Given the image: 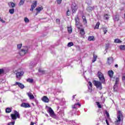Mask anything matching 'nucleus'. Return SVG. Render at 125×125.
Returning a JSON list of instances; mask_svg holds the SVG:
<instances>
[{"instance_id":"53","label":"nucleus","mask_w":125,"mask_h":125,"mask_svg":"<svg viewBox=\"0 0 125 125\" xmlns=\"http://www.w3.org/2000/svg\"><path fill=\"white\" fill-rule=\"evenodd\" d=\"M77 104V105H78V106H79L80 107H81V104H79V103H77V104Z\"/></svg>"},{"instance_id":"29","label":"nucleus","mask_w":125,"mask_h":125,"mask_svg":"<svg viewBox=\"0 0 125 125\" xmlns=\"http://www.w3.org/2000/svg\"><path fill=\"white\" fill-rule=\"evenodd\" d=\"M100 25V22H97L96 26L95 27V29H99Z\"/></svg>"},{"instance_id":"54","label":"nucleus","mask_w":125,"mask_h":125,"mask_svg":"<svg viewBox=\"0 0 125 125\" xmlns=\"http://www.w3.org/2000/svg\"><path fill=\"white\" fill-rule=\"evenodd\" d=\"M115 68H118V64H115Z\"/></svg>"},{"instance_id":"19","label":"nucleus","mask_w":125,"mask_h":125,"mask_svg":"<svg viewBox=\"0 0 125 125\" xmlns=\"http://www.w3.org/2000/svg\"><path fill=\"white\" fill-rule=\"evenodd\" d=\"M8 5L11 8H13V7L15 6V4H14V3L13 2H11L8 3Z\"/></svg>"},{"instance_id":"2","label":"nucleus","mask_w":125,"mask_h":125,"mask_svg":"<svg viewBox=\"0 0 125 125\" xmlns=\"http://www.w3.org/2000/svg\"><path fill=\"white\" fill-rule=\"evenodd\" d=\"M98 76L100 82H101L102 83H105V78H104L103 74L99 71L98 73Z\"/></svg>"},{"instance_id":"30","label":"nucleus","mask_w":125,"mask_h":125,"mask_svg":"<svg viewBox=\"0 0 125 125\" xmlns=\"http://www.w3.org/2000/svg\"><path fill=\"white\" fill-rule=\"evenodd\" d=\"M9 12L10 13V14H13V13H14V9L13 8L9 9Z\"/></svg>"},{"instance_id":"8","label":"nucleus","mask_w":125,"mask_h":125,"mask_svg":"<svg viewBox=\"0 0 125 125\" xmlns=\"http://www.w3.org/2000/svg\"><path fill=\"white\" fill-rule=\"evenodd\" d=\"M48 113L50 114V116L52 117V118H55V117H56L55 113H54V111L52 110L51 107L49 108Z\"/></svg>"},{"instance_id":"33","label":"nucleus","mask_w":125,"mask_h":125,"mask_svg":"<svg viewBox=\"0 0 125 125\" xmlns=\"http://www.w3.org/2000/svg\"><path fill=\"white\" fill-rule=\"evenodd\" d=\"M10 112H11V108L7 107L6 109V113H10Z\"/></svg>"},{"instance_id":"37","label":"nucleus","mask_w":125,"mask_h":125,"mask_svg":"<svg viewBox=\"0 0 125 125\" xmlns=\"http://www.w3.org/2000/svg\"><path fill=\"white\" fill-rule=\"evenodd\" d=\"M37 65V63H34V62H31L30 63V65H31L32 67H35Z\"/></svg>"},{"instance_id":"62","label":"nucleus","mask_w":125,"mask_h":125,"mask_svg":"<svg viewBox=\"0 0 125 125\" xmlns=\"http://www.w3.org/2000/svg\"><path fill=\"white\" fill-rule=\"evenodd\" d=\"M106 52H107V51H106Z\"/></svg>"},{"instance_id":"14","label":"nucleus","mask_w":125,"mask_h":125,"mask_svg":"<svg viewBox=\"0 0 125 125\" xmlns=\"http://www.w3.org/2000/svg\"><path fill=\"white\" fill-rule=\"evenodd\" d=\"M42 101L43 102H45V103H48L49 102V99L47 97L44 96L42 98Z\"/></svg>"},{"instance_id":"57","label":"nucleus","mask_w":125,"mask_h":125,"mask_svg":"<svg viewBox=\"0 0 125 125\" xmlns=\"http://www.w3.org/2000/svg\"><path fill=\"white\" fill-rule=\"evenodd\" d=\"M87 9H90V7H89L87 8Z\"/></svg>"},{"instance_id":"21","label":"nucleus","mask_w":125,"mask_h":125,"mask_svg":"<svg viewBox=\"0 0 125 125\" xmlns=\"http://www.w3.org/2000/svg\"><path fill=\"white\" fill-rule=\"evenodd\" d=\"M120 50H125V45H121L119 46Z\"/></svg>"},{"instance_id":"56","label":"nucleus","mask_w":125,"mask_h":125,"mask_svg":"<svg viewBox=\"0 0 125 125\" xmlns=\"http://www.w3.org/2000/svg\"><path fill=\"white\" fill-rule=\"evenodd\" d=\"M75 95H74L73 96V99H75Z\"/></svg>"},{"instance_id":"5","label":"nucleus","mask_w":125,"mask_h":125,"mask_svg":"<svg viewBox=\"0 0 125 125\" xmlns=\"http://www.w3.org/2000/svg\"><path fill=\"white\" fill-rule=\"evenodd\" d=\"M27 52H28V48L27 47H25L20 51V55L21 56H23V55H25Z\"/></svg>"},{"instance_id":"4","label":"nucleus","mask_w":125,"mask_h":125,"mask_svg":"<svg viewBox=\"0 0 125 125\" xmlns=\"http://www.w3.org/2000/svg\"><path fill=\"white\" fill-rule=\"evenodd\" d=\"M93 83L97 88H100V89L102 88V84L100 82L95 80Z\"/></svg>"},{"instance_id":"51","label":"nucleus","mask_w":125,"mask_h":125,"mask_svg":"<svg viewBox=\"0 0 125 125\" xmlns=\"http://www.w3.org/2000/svg\"><path fill=\"white\" fill-rule=\"evenodd\" d=\"M2 73H3V69H0V75L2 74Z\"/></svg>"},{"instance_id":"34","label":"nucleus","mask_w":125,"mask_h":125,"mask_svg":"<svg viewBox=\"0 0 125 125\" xmlns=\"http://www.w3.org/2000/svg\"><path fill=\"white\" fill-rule=\"evenodd\" d=\"M94 37L89 36L88 37V41H94Z\"/></svg>"},{"instance_id":"26","label":"nucleus","mask_w":125,"mask_h":125,"mask_svg":"<svg viewBox=\"0 0 125 125\" xmlns=\"http://www.w3.org/2000/svg\"><path fill=\"white\" fill-rule=\"evenodd\" d=\"M80 34L82 36H84V35L85 32H84V29H81L80 30Z\"/></svg>"},{"instance_id":"15","label":"nucleus","mask_w":125,"mask_h":125,"mask_svg":"<svg viewBox=\"0 0 125 125\" xmlns=\"http://www.w3.org/2000/svg\"><path fill=\"white\" fill-rule=\"evenodd\" d=\"M120 81V79L119 78H116V80H115V85H114V89H115V88H117V87H118V83H119V82Z\"/></svg>"},{"instance_id":"28","label":"nucleus","mask_w":125,"mask_h":125,"mask_svg":"<svg viewBox=\"0 0 125 125\" xmlns=\"http://www.w3.org/2000/svg\"><path fill=\"white\" fill-rule=\"evenodd\" d=\"M96 59H97V56L93 55V63H94V62L96 61Z\"/></svg>"},{"instance_id":"58","label":"nucleus","mask_w":125,"mask_h":125,"mask_svg":"<svg viewBox=\"0 0 125 125\" xmlns=\"http://www.w3.org/2000/svg\"><path fill=\"white\" fill-rule=\"evenodd\" d=\"M122 100H125V99L124 100V99H122Z\"/></svg>"},{"instance_id":"22","label":"nucleus","mask_w":125,"mask_h":125,"mask_svg":"<svg viewBox=\"0 0 125 125\" xmlns=\"http://www.w3.org/2000/svg\"><path fill=\"white\" fill-rule=\"evenodd\" d=\"M39 72L41 74V75H43L45 73V71H44V70H43L41 68L39 69Z\"/></svg>"},{"instance_id":"48","label":"nucleus","mask_w":125,"mask_h":125,"mask_svg":"<svg viewBox=\"0 0 125 125\" xmlns=\"http://www.w3.org/2000/svg\"><path fill=\"white\" fill-rule=\"evenodd\" d=\"M0 21L1 23H5V21H3V20L1 19V18L0 19Z\"/></svg>"},{"instance_id":"45","label":"nucleus","mask_w":125,"mask_h":125,"mask_svg":"<svg viewBox=\"0 0 125 125\" xmlns=\"http://www.w3.org/2000/svg\"><path fill=\"white\" fill-rule=\"evenodd\" d=\"M14 124H15V121L9 123L8 125H14Z\"/></svg>"},{"instance_id":"60","label":"nucleus","mask_w":125,"mask_h":125,"mask_svg":"<svg viewBox=\"0 0 125 125\" xmlns=\"http://www.w3.org/2000/svg\"><path fill=\"white\" fill-rule=\"evenodd\" d=\"M36 15H38V13L36 14Z\"/></svg>"},{"instance_id":"23","label":"nucleus","mask_w":125,"mask_h":125,"mask_svg":"<svg viewBox=\"0 0 125 125\" xmlns=\"http://www.w3.org/2000/svg\"><path fill=\"white\" fill-rule=\"evenodd\" d=\"M102 30H103V32H104V35L107 33V32H108V30H107V28L103 27Z\"/></svg>"},{"instance_id":"18","label":"nucleus","mask_w":125,"mask_h":125,"mask_svg":"<svg viewBox=\"0 0 125 125\" xmlns=\"http://www.w3.org/2000/svg\"><path fill=\"white\" fill-rule=\"evenodd\" d=\"M113 19L114 21H119V20H120L119 16L118 15L114 16Z\"/></svg>"},{"instance_id":"43","label":"nucleus","mask_w":125,"mask_h":125,"mask_svg":"<svg viewBox=\"0 0 125 125\" xmlns=\"http://www.w3.org/2000/svg\"><path fill=\"white\" fill-rule=\"evenodd\" d=\"M58 4H61V2H62V0H56Z\"/></svg>"},{"instance_id":"52","label":"nucleus","mask_w":125,"mask_h":125,"mask_svg":"<svg viewBox=\"0 0 125 125\" xmlns=\"http://www.w3.org/2000/svg\"><path fill=\"white\" fill-rule=\"evenodd\" d=\"M105 122L107 124V125H109V122H108V120L107 119H106Z\"/></svg>"},{"instance_id":"12","label":"nucleus","mask_w":125,"mask_h":125,"mask_svg":"<svg viewBox=\"0 0 125 125\" xmlns=\"http://www.w3.org/2000/svg\"><path fill=\"white\" fill-rule=\"evenodd\" d=\"M107 62L108 65H111L114 63V59L111 57L108 58Z\"/></svg>"},{"instance_id":"35","label":"nucleus","mask_w":125,"mask_h":125,"mask_svg":"<svg viewBox=\"0 0 125 125\" xmlns=\"http://www.w3.org/2000/svg\"><path fill=\"white\" fill-rule=\"evenodd\" d=\"M24 21L25 23H29V22H30L29 19H27V18H24Z\"/></svg>"},{"instance_id":"59","label":"nucleus","mask_w":125,"mask_h":125,"mask_svg":"<svg viewBox=\"0 0 125 125\" xmlns=\"http://www.w3.org/2000/svg\"><path fill=\"white\" fill-rule=\"evenodd\" d=\"M97 125H99V124H98Z\"/></svg>"},{"instance_id":"20","label":"nucleus","mask_w":125,"mask_h":125,"mask_svg":"<svg viewBox=\"0 0 125 125\" xmlns=\"http://www.w3.org/2000/svg\"><path fill=\"white\" fill-rule=\"evenodd\" d=\"M42 9H43V8H42V7H38L36 8V10H37L38 12H41V11L42 10Z\"/></svg>"},{"instance_id":"36","label":"nucleus","mask_w":125,"mask_h":125,"mask_svg":"<svg viewBox=\"0 0 125 125\" xmlns=\"http://www.w3.org/2000/svg\"><path fill=\"white\" fill-rule=\"evenodd\" d=\"M67 31L68 32V33H69V34H71L72 33V28L68 27Z\"/></svg>"},{"instance_id":"9","label":"nucleus","mask_w":125,"mask_h":125,"mask_svg":"<svg viewBox=\"0 0 125 125\" xmlns=\"http://www.w3.org/2000/svg\"><path fill=\"white\" fill-rule=\"evenodd\" d=\"M16 75V78L17 79H20V78H21V77H22V75H24V72L23 71L18 72H17Z\"/></svg>"},{"instance_id":"61","label":"nucleus","mask_w":125,"mask_h":125,"mask_svg":"<svg viewBox=\"0 0 125 125\" xmlns=\"http://www.w3.org/2000/svg\"><path fill=\"white\" fill-rule=\"evenodd\" d=\"M46 116H48V115H46Z\"/></svg>"},{"instance_id":"7","label":"nucleus","mask_w":125,"mask_h":125,"mask_svg":"<svg viewBox=\"0 0 125 125\" xmlns=\"http://www.w3.org/2000/svg\"><path fill=\"white\" fill-rule=\"evenodd\" d=\"M71 9L73 13H76V11L78 10V6H77V5H76V4H75V3H73L71 5Z\"/></svg>"},{"instance_id":"44","label":"nucleus","mask_w":125,"mask_h":125,"mask_svg":"<svg viewBox=\"0 0 125 125\" xmlns=\"http://www.w3.org/2000/svg\"><path fill=\"white\" fill-rule=\"evenodd\" d=\"M77 106H78L77 104H75L74 105L72 106L73 109H77Z\"/></svg>"},{"instance_id":"25","label":"nucleus","mask_w":125,"mask_h":125,"mask_svg":"<svg viewBox=\"0 0 125 125\" xmlns=\"http://www.w3.org/2000/svg\"><path fill=\"white\" fill-rule=\"evenodd\" d=\"M82 19L83 20V21L85 24H86L87 23V21H86V19L85 18V16H82Z\"/></svg>"},{"instance_id":"27","label":"nucleus","mask_w":125,"mask_h":125,"mask_svg":"<svg viewBox=\"0 0 125 125\" xmlns=\"http://www.w3.org/2000/svg\"><path fill=\"white\" fill-rule=\"evenodd\" d=\"M114 42H115V43H121L122 42L120 40V39H117L115 40Z\"/></svg>"},{"instance_id":"31","label":"nucleus","mask_w":125,"mask_h":125,"mask_svg":"<svg viewBox=\"0 0 125 125\" xmlns=\"http://www.w3.org/2000/svg\"><path fill=\"white\" fill-rule=\"evenodd\" d=\"M104 20H108V19H109V15L107 14L104 15Z\"/></svg>"},{"instance_id":"10","label":"nucleus","mask_w":125,"mask_h":125,"mask_svg":"<svg viewBox=\"0 0 125 125\" xmlns=\"http://www.w3.org/2000/svg\"><path fill=\"white\" fill-rule=\"evenodd\" d=\"M21 106L23 107V108H30L31 105L29 103H22Z\"/></svg>"},{"instance_id":"55","label":"nucleus","mask_w":125,"mask_h":125,"mask_svg":"<svg viewBox=\"0 0 125 125\" xmlns=\"http://www.w3.org/2000/svg\"><path fill=\"white\" fill-rule=\"evenodd\" d=\"M34 123L31 122L30 125H34Z\"/></svg>"},{"instance_id":"11","label":"nucleus","mask_w":125,"mask_h":125,"mask_svg":"<svg viewBox=\"0 0 125 125\" xmlns=\"http://www.w3.org/2000/svg\"><path fill=\"white\" fill-rule=\"evenodd\" d=\"M13 85H18L19 87H20L21 89H23L25 86L22 83L19 82H16Z\"/></svg>"},{"instance_id":"24","label":"nucleus","mask_w":125,"mask_h":125,"mask_svg":"<svg viewBox=\"0 0 125 125\" xmlns=\"http://www.w3.org/2000/svg\"><path fill=\"white\" fill-rule=\"evenodd\" d=\"M24 2H25V0H21L19 3V5H20V6L23 5L24 4Z\"/></svg>"},{"instance_id":"41","label":"nucleus","mask_w":125,"mask_h":125,"mask_svg":"<svg viewBox=\"0 0 125 125\" xmlns=\"http://www.w3.org/2000/svg\"><path fill=\"white\" fill-rule=\"evenodd\" d=\"M27 82H28V83H33V82H34V80L31 79H27Z\"/></svg>"},{"instance_id":"3","label":"nucleus","mask_w":125,"mask_h":125,"mask_svg":"<svg viewBox=\"0 0 125 125\" xmlns=\"http://www.w3.org/2000/svg\"><path fill=\"white\" fill-rule=\"evenodd\" d=\"M11 117L12 120H16V119H20V114L17 112V111H15L14 114H11Z\"/></svg>"},{"instance_id":"38","label":"nucleus","mask_w":125,"mask_h":125,"mask_svg":"<svg viewBox=\"0 0 125 125\" xmlns=\"http://www.w3.org/2000/svg\"><path fill=\"white\" fill-rule=\"evenodd\" d=\"M96 103L98 108H99L100 109L102 108V106H101V104H100V103H99V102H96Z\"/></svg>"},{"instance_id":"1","label":"nucleus","mask_w":125,"mask_h":125,"mask_svg":"<svg viewBox=\"0 0 125 125\" xmlns=\"http://www.w3.org/2000/svg\"><path fill=\"white\" fill-rule=\"evenodd\" d=\"M122 117H123V114H122V112L120 110H119L117 113V119H116V121H115V124L116 125H120L122 121Z\"/></svg>"},{"instance_id":"17","label":"nucleus","mask_w":125,"mask_h":125,"mask_svg":"<svg viewBox=\"0 0 125 125\" xmlns=\"http://www.w3.org/2000/svg\"><path fill=\"white\" fill-rule=\"evenodd\" d=\"M108 75L110 78H113V76H114V71H113V70H109L108 72Z\"/></svg>"},{"instance_id":"40","label":"nucleus","mask_w":125,"mask_h":125,"mask_svg":"<svg viewBox=\"0 0 125 125\" xmlns=\"http://www.w3.org/2000/svg\"><path fill=\"white\" fill-rule=\"evenodd\" d=\"M105 115H106L107 119H110V115H109V113L108 112L105 111Z\"/></svg>"},{"instance_id":"13","label":"nucleus","mask_w":125,"mask_h":125,"mask_svg":"<svg viewBox=\"0 0 125 125\" xmlns=\"http://www.w3.org/2000/svg\"><path fill=\"white\" fill-rule=\"evenodd\" d=\"M75 20L76 22V26H77V27H79L80 25V19H79V17L78 16L75 17Z\"/></svg>"},{"instance_id":"16","label":"nucleus","mask_w":125,"mask_h":125,"mask_svg":"<svg viewBox=\"0 0 125 125\" xmlns=\"http://www.w3.org/2000/svg\"><path fill=\"white\" fill-rule=\"evenodd\" d=\"M27 95L29 97V99H34L35 98V97L31 92L27 93Z\"/></svg>"},{"instance_id":"49","label":"nucleus","mask_w":125,"mask_h":125,"mask_svg":"<svg viewBox=\"0 0 125 125\" xmlns=\"http://www.w3.org/2000/svg\"><path fill=\"white\" fill-rule=\"evenodd\" d=\"M88 84L91 87H92V83H91L90 82H88Z\"/></svg>"},{"instance_id":"6","label":"nucleus","mask_w":125,"mask_h":125,"mask_svg":"<svg viewBox=\"0 0 125 125\" xmlns=\"http://www.w3.org/2000/svg\"><path fill=\"white\" fill-rule=\"evenodd\" d=\"M38 3V2L37 0H34L32 2V4L31 5V8L30 9V11H33L34 9L37 7V4Z\"/></svg>"},{"instance_id":"46","label":"nucleus","mask_w":125,"mask_h":125,"mask_svg":"<svg viewBox=\"0 0 125 125\" xmlns=\"http://www.w3.org/2000/svg\"><path fill=\"white\" fill-rule=\"evenodd\" d=\"M56 22L57 23V24H60V20L57 19L56 21Z\"/></svg>"},{"instance_id":"32","label":"nucleus","mask_w":125,"mask_h":125,"mask_svg":"<svg viewBox=\"0 0 125 125\" xmlns=\"http://www.w3.org/2000/svg\"><path fill=\"white\" fill-rule=\"evenodd\" d=\"M73 45H74V43L72 42H70L68 43L67 44V46L68 47H71V46H73Z\"/></svg>"},{"instance_id":"47","label":"nucleus","mask_w":125,"mask_h":125,"mask_svg":"<svg viewBox=\"0 0 125 125\" xmlns=\"http://www.w3.org/2000/svg\"><path fill=\"white\" fill-rule=\"evenodd\" d=\"M66 15H67V16H70V11L69 10L66 12Z\"/></svg>"},{"instance_id":"39","label":"nucleus","mask_w":125,"mask_h":125,"mask_svg":"<svg viewBox=\"0 0 125 125\" xmlns=\"http://www.w3.org/2000/svg\"><path fill=\"white\" fill-rule=\"evenodd\" d=\"M109 46H110V44L109 43L105 44V50H107V49L109 48Z\"/></svg>"},{"instance_id":"50","label":"nucleus","mask_w":125,"mask_h":125,"mask_svg":"<svg viewBox=\"0 0 125 125\" xmlns=\"http://www.w3.org/2000/svg\"><path fill=\"white\" fill-rule=\"evenodd\" d=\"M122 80L123 82H124L125 83V76H123L122 77Z\"/></svg>"},{"instance_id":"42","label":"nucleus","mask_w":125,"mask_h":125,"mask_svg":"<svg viewBox=\"0 0 125 125\" xmlns=\"http://www.w3.org/2000/svg\"><path fill=\"white\" fill-rule=\"evenodd\" d=\"M17 47L19 49H20L22 47V44H19L17 45Z\"/></svg>"}]
</instances>
